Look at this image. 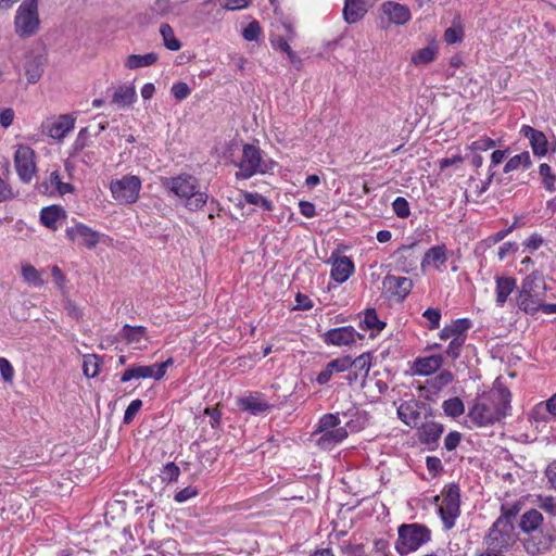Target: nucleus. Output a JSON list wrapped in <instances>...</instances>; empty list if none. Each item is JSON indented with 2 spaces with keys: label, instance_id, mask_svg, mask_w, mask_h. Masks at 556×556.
<instances>
[{
  "label": "nucleus",
  "instance_id": "09e8293b",
  "mask_svg": "<svg viewBox=\"0 0 556 556\" xmlns=\"http://www.w3.org/2000/svg\"><path fill=\"white\" fill-rule=\"evenodd\" d=\"M244 201L248 204L261 206L265 211H271L273 210V203L262 194L257 192H245L243 194Z\"/></svg>",
  "mask_w": 556,
  "mask_h": 556
},
{
  "label": "nucleus",
  "instance_id": "f03ea898",
  "mask_svg": "<svg viewBox=\"0 0 556 556\" xmlns=\"http://www.w3.org/2000/svg\"><path fill=\"white\" fill-rule=\"evenodd\" d=\"M162 186L175 195L186 200V207L190 211L202 208L207 202V194L199 190V181L191 175L165 177L161 179Z\"/></svg>",
  "mask_w": 556,
  "mask_h": 556
},
{
  "label": "nucleus",
  "instance_id": "2eb2a0df",
  "mask_svg": "<svg viewBox=\"0 0 556 556\" xmlns=\"http://www.w3.org/2000/svg\"><path fill=\"white\" fill-rule=\"evenodd\" d=\"M363 339V336L358 333L353 327L344 326L333 328L326 331L323 334V340L327 345L334 346H346L356 342V340Z\"/></svg>",
  "mask_w": 556,
  "mask_h": 556
},
{
  "label": "nucleus",
  "instance_id": "4be33fe9",
  "mask_svg": "<svg viewBox=\"0 0 556 556\" xmlns=\"http://www.w3.org/2000/svg\"><path fill=\"white\" fill-rule=\"evenodd\" d=\"M46 60L41 55H35L33 53L26 56L24 63V72L28 84H37L45 72Z\"/></svg>",
  "mask_w": 556,
  "mask_h": 556
},
{
  "label": "nucleus",
  "instance_id": "79ce46f5",
  "mask_svg": "<svg viewBox=\"0 0 556 556\" xmlns=\"http://www.w3.org/2000/svg\"><path fill=\"white\" fill-rule=\"evenodd\" d=\"M452 339H464L467 338V331L471 327V321L467 318H460L454 320L452 324L447 325Z\"/></svg>",
  "mask_w": 556,
  "mask_h": 556
},
{
  "label": "nucleus",
  "instance_id": "423d86ee",
  "mask_svg": "<svg viewBox=\"0 0 556 556\" xmlns=\"http://www.w3.org/2000/svg\"><path fill=\"white\" fill-rule=\"evenodd\" d=\"M439 502V514L446 530L455 526V521L460 514V490L457 484L446 485L441 494L435 497Z\"/></svg>",
  "mask_w": 556,
  "mask_h": 556
},
{
  "label": "nucleus",
  "instance_id": "bf43d9fd",
  "mask_svg": "<svg viewBox=\"0 0 556 556\" xmlns=\"http://www.w3.org/2000/svg\"><path fill=\"white\" fill-rule=\"evenodd\" d=\"M400 256L397 260L399 264H404L403 260L409 258V267H406L405 265H402V268L404 271L408 273L409 269H412L416 265V257L413 255V245L403 247L400 249Z\"/></svg>",
  "mask_w": 556,
  "mask_h": 556
},
{
  "label": "nucleus",
  "instance_id": "a18cd8bd",
  "mask_svg": "<svg viewBox=\"0 0 556 556\" xmlns=\"http://www.w3.org/2000/svg\"><path fill=\"white\" fill-rule=\"evenodd\" d=\"M442 408L446 416L456 418L464 414V403L459 397H452L443 402Z\"/></svg>",
  "mask_w": 556,
  "mask_h": 556
},
{
  "label": "nucleus",
  "instance_id": "37998d69",
  "mask_svg": "<svg viewBox=\"0 0 556 556\" xmlns=\"http://www.w3.org/2000/svg\"><path fill=\"white\" fill-rule=\"evenodd\" d=\"M161 36L163 38L164 46L170 51H178L181 47L180 41L175 37L173 28L168 24L161 25Z\"/></svg>",
  "mask_w": 556,
  "mask_h": 556
},
{
  "label": "nucleus",
  "instance_id": "cd10ccee",
  "mask_svg": "<svg viewBox=\"0 0 556 556\" xmlns=\"http://www.w3.org/2000/svg\"><path fill=\"white\" fill-rule=\"evenodd\" d=\"M420 426L419 438L420 441L427 445L437 444L438 440L443 433V426L435 421H426Z\"/></svg>",
  "mask_w": 556,
  "mask_h": 556
},
{
  "label": "nucleus",
  "instance_id": "f704fd0d",
  "mask_svg": "<svg viewBox=\"0 0 556 556\" xmlns=\"http://www.w3.org/2000/svg\"><path fill=\"white\" fill-rule=\"evenodd\" d=\"M63 215V210L56 205L43 207L40 212V222L47 228L56 229V223Z\"/></svg>",
  "mask_w": 556,
  "mask_h": 556
},
{
  "label": "nucleus",
  "instance_id": "9b49d317",
  "mask_svg": "<svg viewBox=\"0 0 556 556\" xmlns=\"http://www.w3.org/2000/svg\"><path fill=\"white\" fill-rule=\"evenodd\" d=\"M173 364V359L168 358L163 363L153 364L150 366L138 365L127 368L122 377V382H128L132 379H147L153 378L155 380H161L165 374L168 366Z\"/></svg>",
  "mask_w": 556,
  "mask_h": 556
},
{
  "label": "nucleus",
  "instance_id": "3c124183",
  "mask_svg": "<svg viewBox=\"0 0 556 556\" xmlns=\"http://www.w3.org/2000/svg\"><path fill=\"white\" fill-rule=\"evenodd\" d=\"M178 2H172L170 0H155L151 7V11L156 15H166L173 13L177 8Z\"/></svg>",
  "mask_w": 556,
  "mask_h": 556
},
{
  "label": "nucleus",
  "instance_id": "6e6552de",
  "mask_svg": "<svg viewBox=\"0 0 556 556\" xmlns=\"http://www.w3.org/2000/svg\"><path fill=\"white\" fill-rule=\"evenodd\" d=\"M516 541L515 528L509 518L498 517L486 538V544L493 552L507 549Z\"/></svg>",
  "mask_w": 556,
  "mask_h": 556
},
{
  "label": "nucleus",
  "instance_id": "ddd939ff",
  "mask_svg": "<svg viewBox=\"0 0 556 556\" xmlns=\"http://www.w3.org/2000/svg\"><path fill=\"white\" fill-rule=\"evenodd\" d=\"M520 134L529 140L533 154L540 159L546 156L548 152L556 151V142H548L547 137L541 130L523 125Z\"/></svg>",
  "mask_w": 556,
  "mask_h": 556
},
{
  "label": "nucleus",
  "instance_id": "864d4df0",
  "mask_svg": "<svg viewBox=\"0 0 556 556\" xmlns=\"http://www.w3.org/2000/svg\"><path fill=\"white\" fill-rule=\"evenodd\" d=\"M454 375L450 370H441L432 380L431 386L438 390L452 383Z\"/></svg>",
  "mask_w": 556,
  "mask_h": 556
},
{
  "label": "nucleus",
  "instance_id": "774afa93",
  "mask_svg": "<svg viewBox=\"0 0 556 556\" xmlns=\"http://www.w3.org/2000/svg\"><path fill=\"white\" fill-rule=\"evenodd\" d=\"M342 552L345 556H367L362 544H345L342 546Z\"/></svg>",
  "mask_w": 556,
  "mask_h": 556
},
{
  "label": "nucleus",
  "instance_id": "de8ad7c7",
  "mask_svg": "<svg viewBox=\"0 0 556 556\" xmlns=\"http://www.w3.org/2000/svg\"><path fill=\"white\" fill-rule=\"evenodd\" d=\"M544 285L543 275L539 270H533L522 281V293H533L539 285Z\"/></svg>",
  "mask_w": 556,
  "mask_h": 556
},
{
  "label": "nucleus",
  "instance_id": "0eeeda50",
  "mask_svg": "<svg viewBox=\"0 0 556 556\" xmlns=\"http://www.w3.org/2000/svg\"><path fill=\"white\" fill-rule=\"evenodd\" d=\"M141 179L136 175H125L110 182L112 198L119 204H132L139 199Z\"/></svg>",
  "mask_w": 556,
  "mask_h": 556
},
{
  "label": "nucleus",
  "instance_id": "f257e3e1",
  "mask_svg": "<svg viewBox=\"0 0 556 556\" xmlns=\"http://www.w3.org/2000/svg\"><path fill=\"white\" fill-rule=\"evenodd\" d=\"M510 400L509 390L496 380L489 392L475 399L468 417L478 427L494 425L507 415Z\"/></svg>",
  "mask_w": 556,
  "mask_h": 556
},
{
  "label": "nucleus",
  "instance_id": "c85d7f7f",
  "mask_svg": "<svg viewBox=\"0 0 556 556\" xmlns=\"http://www.w3.org/2000/svg\"><path fill=\"white\" fill-rule=\"evenodd\" d=\"M496 304L504 306L510 293L515 290L517 281L513 277H496Z\"/></svg>",
  "mask_w": 556,
  "mask_h": 556
},
{
  "label": "nucleus",
  "instance_id": "ea45409f",
  "mask_svg": "<svg viewBox=\"0 0 556 556\" xmlns=\"http://www.w3.org/2000/svg\"><path fill=\"white\" fill-rule=\"evenodd\" d=\"M519 308L527 314L533 315L541 309L542 302L532 293L520 292Z\"/></svg>",
  "mask_w": 556,
  "mask_h": 556
},
{
  "label": "nucleus",
  "instance_id": "7ed1b4c3",
  "mask_svg": "<svg viewBox=\"0 0 556 556\" xmlns=\"http://www.w3.org/2000/svg\"><path fill=\"white\" fill-rule=\"evenodd\" d=\"M14 33L18 38L28 39L41 29L39 0H22L13 18Z\"/></svg>",
  "mask_w": 556,
  "mask_h": 556
},
{
  "label": "nucleus",
  "instance_id": "13d9d810",
  "mask_svg": "<svg viewBox=\"0 0 556 556\" xmlns=\"http://www.w3.org/2000/svg\"><path fill=\"white\" fill-rule=\"evenodd\" d=\"M170 93L177 101H182L191 94V88L186 83L179 81L172 86Z\"/></svg>",
  "mask_w": 556,
  "mask_h": 556
},
{
  "label": "nucleus",
  "instance_id": "aec40b11",
  "mask_svg": "<svg viewBox=\"0 0 556 556\" xmlns=\"http://www.w3.org/2000/svg\"><path fill=\"white\" fill-rule=\"evenodd\" d=\"M38 190L45 194L64 195L72 193L74 187L70 182H64L58 170L51 172L48 179L38 186Z\"/></svg>",
  "mask_w": 556,
  "mask_h": 556
},
{
  "label": "nucleus",
  "instance_id": "4c0bfd02",
  "mask_svg": "<svg viewBox=\"0 0 556 556\" xmlns=\"http://www.w3.org/2000/svg\"><path fill=\"white\" fill-rule=\"evenodd\" d=\"M21 274H22L24 281L34 287L40 288L45 285V280L42 278L41 271L36 269L30 264H23Z\"/></svg>",
  "mask_w": 556,
  "mask_h": 556
},
{
  "label": "nucleus",
  "instance_id": "9d476101",
  "mask_svg": "<svg viewBox=\"0 0 556 556\" xmlns=\"http://www.w3.org/2000/svg\"><path fill=\"white\" fill-rule=\"evenodd\" d=\"M35 159V151L30 147L24 144L17 146L14 153V166L18 178L24 184L30 182L37 172Z\"/></svg>",
  "mask_w": 556,
  "mask_h": 556
},
{
  "label": "nucleus",
  "instance_id": "4d7b16f0",
  "mask_svg": "<svg viewBox=\"0 0 556 556\" xmlns=\"http://www.w3.org/2000/svg\"><path fill=\"white\" fill-rule=\"evenodd\" d=\"M544 243L545 240L543 237L540 233L534 232L523 241L522 245L525 247L526 252L533 253L543 247Z\"/></svg>",
  "mask_w": 556,
  "mask_h": 556
},
{
  "label": "nucleus",
  "instance_id": "4468645a",
  "mask_svg": "<svg viewBox=\"0 0 556 556\" xmlns=\"http://www.w3.org/2000/svg\"><path fill=\"white\" fill-rule=\"evenodd\" d=\"M328 263L331 265L330 276L338 283L345 282L355 270L351 257L341 255L338 251L331 253Z\"/></svg>",
  "mask_w": 556,
  "mask_h": 556
},
{
  "label": "nucleus",
  "instance_id": "bb28decb",
  "mask_svg": "<svg viewBox=\"0 0 556 556\" xmlns=\"http://www.w3.org/2000/svg\"><path fill=\"white\" fill-rule=\"evenodd\" d=\"M75 119L71 115H61L48 126V135L56 140H62L73 130Z\"/></svg>",
  "mask_w": 556,
  "mask_h": 556
},
{
  "label": "nucleus",
  "instance_id": "c9c22d12",
  "mask_svg": "<svg viewBox=\"0 0 556 556\" xmlns=\"http://www.w3.org/2000/svg\"><path fill=\"white\" fill-rule=\"evenodd\" d=\"M438 49L435 45H430L422 49L417 50L410 58V62L416 65H427L433 62L437 58Z\"/></svg>",
  "mask_w": 556,
  "mask_h": 556
},
{
  "label": "nucleus",
  "instance_id": "2f4dec72",
  "mask_svg": "<svg viewBox=\"0 0 556 556\" xmlns=\"http://www.w3.org/2000/svg\"><path fill=\"white\" fill-rule=\"evenodd\" d=\"M386 323L378 318L375 309H367L361 320V328L370 331V338H375L383 328Z\"/></svg>",
  "mask_w": 556,
  "mask_h": 556
},
{
  "label": "nucleus",
  "instance_id": "412c9836",
  "mask_svg": "<svg viewBox=\"0 0 556 556\" xmlns=\"http://www.w3.org/2000/svg\"><path fill=\"white\" fill-rule=\"evenodd\" d=\"M382 13L389 22L395 25H404L410 20L409 9L401 3L388 1L381 5Z\"/></svg>",
  "mask_w": 556,
  "mask_h": 556
},
{
  "label": "nucleus",
  "instance_id": "603ef678",
  "mask_svg": "<svg viewBox=\"0 0 556 556\" xmlns=\"http://www.w3.org/2000/svg\"><path fill=\"white\" fill-rule=\"evenodd\" d=\"M180 475V469L175 463H167L161 470V479L164 482L176 481Z\"/></svg>",
  "mask_w": 556,
  "mask_h": 556
},
{
  "label": "nucleus",
  "instance_id": "49530a36",
  "mask_svg": "<svg viewBox=\"0 0 556 556\" xmlns=\"http://www.w3.org/2000/svg\"><path fill=\"white\" fill-rule=\"evenodd\" d=\"M101 361L94 354L84 356L83 371L87 378H94L99 374Z\"/></svg>",
  "mask_w": 556,
  "mask_h": 556
},
{
  "label": "nucleus",
  "instance_id": "052dcab7",
  "mask_svg": "<svg viewBox=\"0 0 556 556\" xmlns=\"http://www.w3.org/2000/svg\"><path fill=\"white\" fill-rule=\"evenodd\" d=\"M536 505L539 508L543 509L551 517L556 518V501H555V498H553L551 496H545V497L540 496L538 498Z\"/></svg>",
  "mask_w": 556,
  "mask_h": 556
},
{
  "label": "nucleus",
  "instance_id": "8fccbe9b",
  "mask_svg": "<svg viewBox=\"0 0 556 556\" xmlns=\"http://www.w3.org/2000/svg\"><path fill=\"white\" fill-rule=\"evenodd\" d=\"M371 367V357L370 354L364 353L356 358H352V368L356 370V372L363 374L367 376Z\"/></svg>",
  "mask_w": 556,
  "mask_h": 556
},
{
  "label": "nucleus",
  "instance_id": "7c9ffc66",
  "mask_svg": "<svg viewBox=\"0 0 556 556\" xmlns=\"http://www.w3.org/2000/svg\"><path fill=\"white\" fill-rule=\"evenodd\" d=\"M349 435L345 427H337L323 433L318 439V445L323 448H329L332 445L341 443Z\"/></svg>",
  "mask_w": 556,
  "mask_h": 556
},
{
  "label": "nucleus",
  "instance_id": "39448f33",
  "mask_svg": "<svg viewBox=\"0 0 556 556\" xmlns=\"http://www.w3.org/2000/svg\"><path fill=\"white\" fill-rule=\"evenodd\" d=\"M274 163L263 159L260 148L253 144H244L242 156L237 163L239 170L236 173L238 179H249L256 174H266L271 170Z\"/></svg>",
  "mask_w": 556,
  "mask_h": 556
},
{
  "label": "nucleus",
  "instance_id": "6e6d98bb",
  "mask_svg": "<svg viewBox=\"0 0 556 556\" xmlns=\"http://www.w3.org/2000/svg\"><path fill=\"white\" fill-rule=\"evenodd\" d=\"M392 208L395 215L400 218H406L410 214L409 204L406 199L397 197L393 203Z\"/></svg>",
  "mask_w": 556,
  "mask_h": 556
},
{
  "label": "nucleus",
  "instance_id": "b1692460",
  "mask_svg": "<svg viewBox=\"0 0 556 556\" xmlns=\"http://www.w3.org/2000/svg\"><path fill=\"white\" fill-rule=\"evenodd\" d=\"M137 101V91L132 85L124 84L117 86L112 93V103L117 109H127Z\"/></svg>",
  "mask_w": 556,
  "mask_h": 556
},
{
  "label": "nucleus",
  "instance_id": "a878e982",
  "mask_svg": "<svg viewBox=\"0 0 556 556\" xmlns=\"http://www.w3.org/2000/svg\"><path fill=\"white\" fill-rule=\"evenodd\" d=\"M368 11L365 0H344L343 18L349 24L361 21Z\"/></svg>",
  "mask_w": 556,
  "mask_h": 556
},
{
  "label": "nucleus",
  "instance_id": "f3484780",
  "mask_svg": "<svg viewBox=\"0 0 556 556\" xmlns=\"http://www.w3.org/2000/svg\"><path fill=\"white\" fill-rule=\"evenodd\" d=\"M238 406L252 415H261L273 408V405L260 392H250L238 400Z\"/></svg>",
  "mask_w": 556,
  "mask_h": 556
},
{
  "label": "nucleus",
  "instance_id": "0e129e2a",
  "mask_svg": "<svg viewBox=\"0 0 556 556\" xmlns=\"http://www.w3.org/2000/svg\"><path fill=\"white\" fill-rule=\"evenodd\" d=\"M422 316L429 321L430 329H437L440 326L441 312L438 308H427Z\"/></svg>",
  "mask_w": 556,
  "mask_h": 556
},
{
  "label": "nucleus",
  "instance_id": "1a4fd4ad",
  "mask_svg": "<svg viewBox=\"0 0 556 556\" xmlns=\"http://www.w3.org/2000/svg\"><path fill=\"white\" fill-rule=\"evenodd\" d=\"M430 414V406L416 399L403 401L397 407V416L401 421L412 428L419 427Z\"/></svg>",
  "mask_w": 556,
  "mask_h": 556
},
{
  "label": "nucleus",
  "instance_id": "c756f323",
  "mask_svg": "<svg viewBox=\"0 0 556 556\" xmlns=\"http://www.w3.org/2000/svg\"><path fill=\"white\" fill-rule=\"evenodd\" d=\"M519 527L525 534L543 527V516L538 509H530L522 514Z\"/></svg>",
  "mask_w": 556,
  "mask_h": 556
},
{
  "label": "nucleus",
  "instance_id": "393cba45",
  "mask_svg": "<svg viewBox=\"0 0 556 556\" xmlns=\"http://www.w3.org/2000/svg\"><path fill=\"white\" fill-rule=\"evenodd\" d=\"M123 340L134 349H142L147 342V329L143 326L125 325L121 331Z\"/></svg>",
  "mask_w": 556,
  "mask_h": 556
},
{
  "label": "nucleus",
  "instance_id": "680f3d73",
  "mask_svg": "<svg viewBox=\"0 0 556 556\" xmlns=\"http://www.w3.org/2000/svg\"><path fill=\"white\" fill-rule=\"evenodd\" d=\"M465 341L464 339H452L445 350L446 356L457 359L460 356Z\"/></svg>",
  "mask_w": 556,
  "mask_h": 556
},
{
  "label": "nucleus",
  "instance_id": "72a5a7b5",
  "mask_svg": "<svg viewBox=\"0 0 556 556\" xmlns=\"http://www.w3.org/2000/svg\"><path fill=\"white\" fill-rule=\"evenodd\" d=\"M157 61V55L153 52L140 55V54H130L127 56L125 61V66L128 70H136L140 67H148L153 65Z\"/></svg>",
  "mask_w": 556,
  "mask_h": 556
},
{
  "label": "nucleus",
  "instance_id": "473e14b6",
  "mask_svg": "<svg viewBox=\"0 0 556 556\" xmlns=\"http://www.w3.org/2000/svg\"><path fill=\"white\" fill-rule=\"evenodd\" d=\"M289 41L291 40L280 34H273L270 36V43L275 50L285 52L292 64L300 63V59L298 58L296 53L291 49Z\"/></svg>",
  "mask_w": 556,
  "mask_h": 556
},
{
  "label": "nucleus",
  "instance_id": "a211bd4d",
  "mask_svg": "<svg viewBox=\"0 0 556 556\" xmlns=\"http://www.w3.org/2000/svg\"><path fill=\"white\" fill-rule=\"evenodd\" d=\"M448 258V251L444 244H439L428 249L421 260V268L426 270L433 268L443 271L444 265Z\"/></svg>",
  "mask_w": 556,
  "mask_h": 556
},
{
  "label": "nucleus",
  "instance_id": "6ab92c4d",
  "mask_svg": "<svg viewBox=\"0 0 556 556\" xmlns=\"http://www.w3.org/2000/svg\"><path fill=\"white\" fill-rule=\"evenodd\" d=\"M66 236L72 241H81L88 249L94 248L100 240V233L84 224H76L66 229Z\"/></svg>",
  "mask_w": 556,
  "mask_h": 556
},
{
  "label": "nucleus",
  "instance_id": "20e7f679",
  "mask_svg": "<svg viewBox=\"0 0 556 556\" xmlns=\"http://www.w3.org/2000/svg\"><path fill=\"white\" fill-rule=\"evenodd\" d=\"M395 549L401 555L417 551L431 539V531L420 523L402 525L397 529Z\"/></svg>",
  "mask_w": 556,
  "mask_h": 556
},
{
  "label": "nucleus",
  "instance_id": "dca6fc26",
  "mask_svg": "<svg viewBox=\"0 0 556 556\" xmlns=\"http://www.w3.org/2000/svg\"><path fill=\"white\" fill-rule=\"evenodd\" d=\"M383 287L397 301H403L413 289V281L407 277L387 275L382 281Z\"/></svg>",
  "mask_w": 556,
  "mask_h": 556
},
{
  "label": "nucleus",
  "instance_id": "5701e85b",
  "mask_svg": "<svg viewBox=\"0 0 556 556\" xmlns=\"http://www.w3.org/2000/svg\"><path fill=\"white\" fill-rule=\"evenodd\" d=\"M443 365V356L430 355L425 357H418L415 359L413 370L419 376H430L437 372Z\"/></svg>",
  "mask_w": 556,
  "mask_h": 556
},
{
  "label": "nucleus",
  "instance_id": "e433bc0d",
  "mask_svg": "<svg viewBox=\"0 0 556 556\" xmlns=\"http://www.w3.org/2000/svg\"><path fill=\"white\" fill-rule=\"evenodd\" d=\"M532 165L531 156L528 151H525L520 154H516L513 157H510L505 166H504V173L508 174L514 170H518L520 168L527 169Z\"/></svg>",
  "mask_w": 556,
  "mask_h": 556
},
{
  "label": "nucleus",
  "instance_id": "58836bf2",
  "mask_svg": "<svg viewBox=\"0 0 556 556\" xmlns=\"http://www.w3.org/2000/svg\"><path fill=\"white\" fill-rule=\"evenodd\" d=\"M464 38V28L459 17H455L451 27L444 31V40L448 45L460 42Z\"/></svg>",
  "mask_w": 556,
  "mask_h": 556
},
{
  "label": "nucleus",
  "instance_id": "a19ab883",
  "mask_svg": "<svg viewBox=\"0 0 556 556\" xmlns=\"http://www.w3.org/2000/svg\"><path fill=\"white\" fill-rule=\"evenodd\" d=\"M342 417H346L348 413H336V414H326L319 419L318 424V430L321 433H325L326 431L337 428L342 424L341 420Z\"/></svg>",
  "mask_w": 556,
  "mask_h": 556
},
{
  "label": "nucleus",
  "instance_id": "69168bd1",
  "mask_svg": "<svg viewBox=\"0 0 556 556\" xmlns=\"http://www.w3.org/2000/svg\"><path fill=\"white\" fill-rule=\"evenodd\" d=\"M0 375L3 381L12 382L14 377V369L5 357H0Z\"/></svg>",
  "mask_w": 556,
  "mask_h": 556
},
{
  "label": "nucleus",
  "instance_id": "338daca9",
  "mask_svg": "<svg viewBox=\"0 0 556 556\" xmlns=\"http://www.w3.org/2000/svg\"><path fill=\"white\" fill-rule=\"evenodd\" d=\"M142 407V401L141 400H134L130 402V404L127 406L125 414H124V422L129 424L132 421L137 413Z\"/></svg>",
  "mask_w": 556,
  "mask_h": 556
},
{
  "label": "nucleus",
  "instance_id": "c03bdc74",
  "mask_svg": "<svg viewBox=\"0 0 556 556\" xmlns=\"http://www.w3.org/2000/svg\"><path fill=\"white\" fill-rule=\"evenodd\" d=\"M539 174L542 177V185L545 190L554 192L556 189V175L553 173L551 166L546 163L540 164Z\"/></svg>",
  "mask_w": 556,
  "mask_h": 556
},
{
  "label": "nucleus",
  "instance_id": "e2e57ef3",
  "mask_svg": "<svg viewBox=\"0 0 556 556\" xmlns=\"http://www.w3.org/2000/svg\"><path fill=\"white\" fill-rule=\"evenodd\" d=\"M242 36L248 41H257L261 36V26L258 22H251L243 30Z\"/></svg>",
  "mask_w": 556,
  "mask_h": 556
},
{
  "label": "nucleus",
  "instance_id": "f8f14e48",
  "mask_svg": "<svg viewBox=\"0 0 556 556\" xmlns=\"http://www.w3.org/2000/svg\"><path fill=\"white\" fill-rule=\"evenodd\" d=\"M556 540V535L546 527L531 531L523 539L528 554L538 555L547 552Z\"/></svg>",
  "mask_w": 556,
  "mask_h": 556
},
{
  "label": "nucleus",
  "instance_id": "5fc2aeb1",
  "mask_svg": "<svg viewBox=\"0 0 556 556\" xmlns=\"http://www.w3.org/2000/svg\"><path fill=\"white\" fill-rule=\"evenodd\" d=\"M328 365L334 374L343 372V371L352 368V357L351 356L338 357V358L329 362Z\"/></svg>",
  "mask_w": 556,
  "mask_h": 556
}]
</instances>
